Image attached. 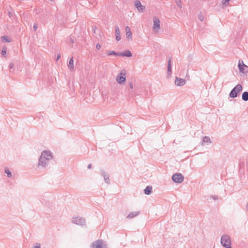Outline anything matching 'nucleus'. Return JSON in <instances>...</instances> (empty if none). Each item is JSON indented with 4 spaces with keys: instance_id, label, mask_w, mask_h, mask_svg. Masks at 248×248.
<instances>
[{
    "instance_id": "f257e3e1",
    "label": "nucleus",
    "mask_w": 248,
    "mask_h": 248,
    "mask_svg": "<svg viewBox=\"0 0 248 248\" xmlns=\"http://www.w3.org/2000/svg\"><path fill=\"white\" fill-rule=\"evenodd\" d=\"M53 156L52 153L49 151L45 150L41 153V155L38 159V167H46L49 162L52 160Z\"/></svg>"
},
{
    "instance_id": "f03ea898",
    "label": "nucleus",
    "mask_w": 248,
    "mask_h": 248,
    "mask_svg": "<svg viewBox=\"0 0 248 248\" xmlns=\"http://www.w3.org/2000/svg\"><path fill=\"white\" fill-rule=\"evenodd\" d=\"M221 245L225 248H232L231 237L228 234L222 235L220 240Z\"/></svg>"
},
{
    "instance_id": "7ed1b4c3",
    "label": "nucleus",
    "mask_w": 248,
    "mask_h": 248,
    "mask_svg": "<svg viewBox=\"0 0 248 248\" xmlns=\"http://www.w3.org/2000/svg\"><path fill=\"white\" fill-rule=\"evenodd\" d=\"M243 88L241 84H238L231 91L229 96L231 98H235L237 96L238 93L242 91Z\"/></svg>"
},
{
    "instance_id": "20e7f679",
    "label": "nucleus",
    "mask_w": 248,
    "mask_h": 248,
    "mask_svg": "<svg viewBox=\"0 0 248 248\" xmlns=\"http://www.w3.org/2000/svg\"><path fill=\"white\" fill-rule=\"evenodd\" d=\"M71 222L73 223L76 224L78 225L85 226L86 225V219L81 217H73Z\"/></svg>"
},
{
    "instance_id": "39448f33",
    "label": "nucleus",
    "mask_w": 248,
    "mask_h": 248,
    "mask_svg": "<svg viewBox=\"0 0 248 248\" xmlns=\"http://www.w3.org/2000/svg\"><path fill=\"white\" fill-rule=\"evenodd\" d=\"M125 71H124L123 72V71H121L120 73L117 76L116 78V81L120 84H124L125 81Z\"/></svg>"
},
{
    "instance_id": "423d86ee",
    "label": "nucleus",
    "mask_w": 248,
    "mask_h": 248,
    "mask_svg": "<svg viewBox=\"0 0 248 248\" xmlns=\"http://www.w3.org/2000/svg\"><path fill=\"white\" fill-rule=\"evenodd\" d=\"M172 180L176 183H181L183 182L184 177L181 173H175L172 176Z\"/></svg>"
},
{
    "instance_id": "0eeeda50",
    "label": "nucleus",
    "mask_w": 248,
    "mask_h": 248,
    "mask_svg": "<svg viewBox=\"0 0 248 248\" xmlns=\"http://www.w3.org/2000/svg\"><path fill=\"white\" fill-rule=\"evenodd\" d=\"M104 245L103 241L98 239L92 244L90 248H104Z\"/></svg>"
},
{
    "instance_id": "6e6552de",
    "label": "nucleus",
    "mask_w": 248,
    "mask_h": 248,
    "mask_svg": "<svg viewBox=\"0 0 248 248\" xmlns=\"http://www.w3.org/2000/svg\"><path fill=\"white\" fill-rule=\"evenodd\" d=\"M238 68L239 69V71L242 73H245L248 72V66L245 65L243 61H239L238 63Z\"/></svg>"
},
{
    "instance_id": "1a4fd4ad",
    "label": "nucleus",
    "mask_w": 248,
    "mask_h": 248,
    "mask_svg": "<svg viewBox=\"0 0 248 248\" xmlns=\"http://www.w3.org/2000/svg\"><path fill=\"white\" fill-rule=\"evenodd\" d=\"M135 6L140 12H143L145 9V6H143L140 1L139 0H136L134 2Z\"/></svg>"
},
{
    "instance_id": "9d476101",
    "label": "nucleus",
    "mask_w": 248,
    "mask_h": 248,
    "mask_svg": "<svg viewBox=\"0 0 248 248\" xmlns=\"http://www.w3.org/2000/svg\"><path fill=\"white\" fill-rule=\"evenodd\" d=\"M154 20V26L153 29L155 30L158 31L160 28V20L156 17H154L153 18Z\"/></svg>"
},
{
    "instance_id": "9b49d317",
    "label": "nucleus",
    "mask_w": 248,
    "mask_h": 248,
    "mask_svg": "<svg viewBox=\"0 0 248 248\" xmlns=\"http://www.w3.org/2000/svg\"><path fill=\"white\" fill-rule=\"evenodd\" d=\"M126 31V37L127 40H132V34L130 28L128 26H126L125 29Z\"/></svg>"
},
{
    "instance_id": "f8f14e48",
    "label": "nucleus",
    "mask_w": 248,
    "mask_h": 248,
    "mask_svg": "<svg viewBox=\"0 0 248 248\" xmlns=\"http://www.w3.org/2000/svg\"><path fill=\"white\" fill-rule=\"evenodd\" d=\"M186 83V80L185 79L183 78H179L176 77L175 80V84L177 86H183Z\"/></svg>"
},
{
    "instance_id": "ddd939ff",
    "label": "nucleus",
    "mask_w": 248,
    "mask_h": 248,
    "mask_svg": "<svg viewBox=\"0 0 248 248\" xmlns=\"http://www.w3.org/2000/svg\"><path fill=\"white\" fill-rule=\"evenodd\" d=\"M101 174L104 177L105 182L108 184H110L109 176L104 170H101Z\"/></svg>"
},
{
    "instance_id": "4468645a",
    "label": "nucleus",
    "mask_w": 248,
    "mask_h": 248,
    "mask_svg": "<svg viewBox=\"0 0 248 248\" xmlns=\"http://www.w3.org/2000/svg\"><path fill=\"white\" fill-rule=\"evenodd\" d=\"M115 36H116V39L117 41H120L121 39V34H120V31L119 30V28L118 26H116L115 27Z\"/></svg>"
},
{
    "instance_id": "2eb2a0df",
    "label": "nucleus",
    "mask_w": 248,
    "mask_h": 248,
    "mask_svg": "<svg viewBox=\"0 0 248 248\" xmlns=\"http://www.w3.org/2000/svg\"><path fill=\"white\" fill-rule=\"evenodd\" d=\"M67 66H68V68L69 69V70L71 71H72L74 70V65L73 57H72L69 59Z\"/></svg>"
},
{
    "instance_id": "dca6fc26",
    "label": "nucleus",
    "mask_w": 248,
    "mask_h": 248,
    "mask_svg": "<svg viewBox=\"0 0 248 248\" xmlns=\"http://www.w3.org/2000/svg\"><path fill=\"white\" fill-rule=\"evenodd\" d=\"M132 56V53L129 50H126L123 52H120V56L131 57Z\"/></svg>"
},
{
    "instance_id": "f3484780",
    "label": "nucleus",
    "mask_w": 248,
    "mask_h": 248,
    "mask_svg": "<svg viewBox=\"0 0 248 248\" xmlns=\"http://www.w3.org/2000/svg\"><path fill=\"white\" fill-rule=\"evenodd\" d=\"M171 59L170 58H169L168 62V71L167 73L168 75L171 74Z\"/></svg>"
},
{
    "instance_id": "a211bd4d",
    "label": "nucleus",
    "mask_w": 248,
    "mask_h": 248,
    "mask_svg": "<svg viewBox=\"0 0 248 248\" xmlns=\"http://www.w3.org/2000/svg\"><path fill=\"white\" fill-rule=\"evenodd\" d=\"M140 214V211L131 212L127 216V218H129V219L132 218L136 217L137 216L139 215Z\"/></svg>"
},
{
    "instance_id": "6ab92c4d",
    "label": "nucleus",
    "mask_w": 248,
    "mask_h": 248,
    "mask_svg": "<svg viewBox=\"0 0 248 248\" xmlns=\"http://www.w3.org/2000/svg\"><path fill=\"white\" fill-rule=\"evenodd\" d=\"M144 193L146 195H150L152 192V187L151 186H147L144 190Z\"/></svg>"
},
{
    "instance_id": "aec40b11",
    "label": "nucleus",
    "mask_w": 248,
    "mask_h": 248,
    "mask_svg": "<svg viewBox=\"0 0 248 248\" xmlns=\"http://www.w3.org/2000/svg\"><path fill=\"white\" fill-rule=\"evenodd\" d=\"M202 145H203V143H211V140L209 138V137H207V136H204L202 138Z\"/></svg>"
},
{
    "instance_id": "412c9836",
    "label": "nucleus",
    "mask_w": 248,
    "mask_h": 248,
    "mask_svg": "<svg viewBox=\"0 0 248 248\" xmlns=\"http://www.w3.org/2000/svg\"><path fill=\"white\" fill-rule=\"evenodd\" d=\"M107 53L108 56L115 55L120 56V52H116L115 51L112 50L108 51H107Z\"/></svg>"
},
{
    "instance_id": "4be33fe9",
    "label": "nucleus",
    "mask_w": 248,
    "mask_h": 248,
    "mask_svg": "<svg viewBox=\"0 0 248 248\" xmlns=\"http://www.w3.org/2000/svg\"><path fill=\"white\" fill-rule=\"evenodd\" d=\"M242 99L245 101H248V92H244L242 93Z\"/></svg>"
},
{
    "instance_id": "5701e85b",
    "label": "nucleus",
    "mask_w": 248,
    "mask_h": 248,
    "mask_svg": "<svg viewBox=\"0 0 248 248\" xmlns=\"http://www.w3.org/2000/svg\"><path fill=\"white\" fill-rule=\"evenodd\" d=\"M1 40L2 42H11L12 41L11 39H9L7 36H2L1 37Z\"/></svg>"
},
{
    "instance_id": "b1692460",
    "label": "nucleus",
    "mask_w": 248,
    "mask_h": 248,
    "mask_svg": "<svg viewBox=\"0 0 248 248\" xmlns=\"http://www.w3.org/2000/svg\"><path fill=\"white\" fill-rule=\"evenodd\" d=\"M4 172L7 174V175L8 177H12V173H11V171L8 169H6L5 170Z\"/></svg>"
},
{
    "instance_id": "393cba45",
    "label": "nucleus",
    "mask_w": 248,
    "mask_h": 248,
    "mask_svg": "<svg viewBox=\"0 0 248 248\" xmlns=\"http://www.w3.org/2000/svg\"><path fill=\"white\" fill-rule=\"evenodd\" d=\"M7 52V48L3 47L1 52V54L2 56H4L6 54Z\"/></svg>"
},
{
    "instance_id": "a878e982",
    "label": "nucleus",
    "mask_w": 248,
    "mask_h": 248,
    "mask_svg": "<svg viewBox=\"0 0 248 248\" xmlns=\"http://www.w3.org/2000/svg\"><path fill=\"white\" fill-rule=\"evenodd\" d=\"M198 18L201 21H202L204 19V16H203L201 14V13H200V14L198 16Z\"/></svg>"
},
{
    "instance_id": "bb28decb",
    "label": "nucleus",
    "mask_w": 248,
    "mask_h": 248,
    "mask_svg": "<svg viewBox=\"0 0 248 248\" xmlns=\"http://www.w3.org/2000/svg\"><path fill=\"white\" fill-rule=\"evenodd\" d=\"M33 248H41V245L40 243H36L33 245Z\"/></svg>"
},
{
    "instance_id": "cd10ccee",
    "label": "nucleus",
    "mask_w": 248,
    "mask_h": 248,
    "mask_svg": "<svg viewBox=\"0 0 248 248\" xmlns=\"http://www.w3.org/2000/svg\"><path fill=\"white\" fill-rule=\"evenodd\" d=\"M68 43H70L71 44H73L74 43V40L71 37H70L69 39H68Z\"/></svg>"
},
{
    "instance_id": "c85d7f7f",
    "label": "nucleus",
    "mask_w": 248,
    "mask_h": 248,
    "mask_svg": "<svg viewBox=\"0 0 248 248\" xmlns=\"http://www.w3.org/2000/svg\"><path fill=\"white\" fill-rule=\"evenodd\" d=\"M135 95V94L133 93V91H129V94L128 96L129 97H133Z\"/></svg>"
},
{
    "instance_id": "c756f323",
    "label": "nucleus",
    "mask_w": 248,
    "mask_h": 248,
    "mask_svg": "<svg viewBox=\"0 0 248 248\" xmlns=\"http://www.w3.org/2000/svg\"><path fill=\"white\" fill-rule=\"evenodd\" d=\"M177 5L179 8H182V7L181 1L180 0H179V1L177 2Z\"/></svg>"
},
{
    "instance_id": "7c9ffc66",
    "label": "nucleus",
    "mask_w": 248,
    "mask_h": 248,
    "mask_svg": "<svg viewBox=\"0 0 248 248\" xmlns=\"http://www.w3.org/2000/svg\"><path fill=\"white\" fill-rule=\"evenodd\" d=\"M128 86L130 88V89H133V83L132 82H129L128 83Z\"/></svg>"
},
{
    "instance_id": "2f4dec72",
    "label": "nucleus",
    "mask_w": 248,
    "mask_h": 248,
    "mask_svg": "<svg viewBox=\"0 0 248 248\" xmlns=\"http://www.w3.org/2000/svg\"><path fill=\"white\" fill-rule=\"evenodd\" d=\"M37 28H38V24L37 23H35L33 25L34 31H35Z\"/></svg>"
},
{
    "instance_id": "473e14b6",
    "label": "nucleus",
    "mask_w": 248,
    "mask_h": 248,
    "mask_svg": "<svg viewBox=\"0 0 248 248\" xmlns=\"http://www.w3.org/2000/svg\"><path fill=\"white\" fill-rule=\"evenodd\" d=\"M211 197L215 200L218 199V196L216 195H212Z\"/></svg>"
},
{
    "instance_id": "72a5a7b5",
    "label": "nucleus",
    "mask_w": 248,
    "mask_h": 248,
    "mask_svg": "<svg viewBox=\"0 0 248 248\" xmlns=\"http://www.w3.org/2000/svg\"><path fill=\"white\" fill-rule=\"evenodd\" d=\"M96 49H100V48H101V46H100V45L99 44H98H98H96Z\"/></svg>"
},
{
    "instance_id": "f704fd0d",
    "label": "nucleus",
    "mask_w": 248,
    "mask_h": 248,
    "mask_svg": "<svg viewBox=\"0 0 248 248\" xmlns=\"http://www.w3.org/2000/svg\"><path fill=\"white\" fill-rule=\"evenodd\" d=\"M14 66V63L11 62L9 64V68L10 69H12Z\"/></svg>"
},
{
    "instance_id": "c9c22d12",
    "label": "nucleus",
    "mask_w": 248,
    "mask_h": 248,
    "mask_svg": "<svg viewBox=\"0 0 248 248\" xmlns=\"http://www.w3.org/2000/svg\"><path fill=\"white\" fill-rule=\"evenodd\" d=\"M60 58H61V55L58 54L56 58V61H58L60 59Z\"/></svg>"
},
{
    "instance_id": "e433bc0d",
    "label": "nucleus",
    "mask_w": 248,
    "mask_h": 248,
    "mask_svg": "<svg viewBox=\"0 0 248 248\" xmlns=\"http://www.w3.org/2000/svg\"><path fill=\"white\" fill-rule=\"evenodd\" d=\"M92 164H89V165H88V168L89 169H90L92 168Z\"/></svg>"
},
{
    "instance_id": "4c0bfd02",
    "label": "nucleus",
    "mask_w": 248,
    "mask_h": 248,
    "mask_svg": "<svg viewBox=\"0 0 248 248\" xmlns=\"http://www.w3.org/2000/svg\"><path fill=\"white\" fill-rule=\"evenodd\" d=\"M93 32L95 33V29H93Z\"/></svg>"
}]
</instances>
